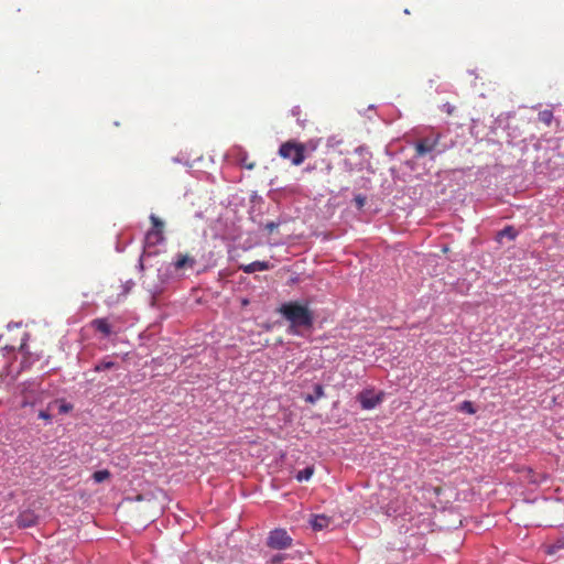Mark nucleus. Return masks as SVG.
<instances>
[{"instance_id": "obj_1", "label": "nucleus", "mask_w": 564, "mask_h": 564, "mask_svg": "<svg viewBox=\"0 0 564 564\" xmlns=\"http://www.w3.org/2000/svg\"><path fill=\"white\" fill-rule=\"evenodd\" d=\"M279 312L290 322L288 333L300 335L301 328L310 329L314 323V316L307 305L299 302H288L280 306Z\"/></svg>"}, {"instance_id": "obj_2", "label": "nucleus", "mask_w": 564, "mask_h": 564, "mask_svg": "<svg viewBox=\"0 0 564 564\" xmlns=\"http://www.w3.org/2000/svg\"><path fill=\"white\" fill-rule=\"evenodd\" d=\"M305 149L303 143L290 140L280 145L279 155L290 160L293 165H300L305 160Z\"/></svg>"}, {"instance_id": "obj_3", "label": "nucleus", "mask_w": 564, "mask_h": 564, "mask_svg": "<svg viewBox=\"0 0 564 564\" xmlns=\"http://www.w3.org/2000/svg\"><path fill=\"white\" fill-rule=\"evenodd\" d=\"M292 538L284 529H275L270 532L267 545L274 550H284L291 546Z\"/></svg>"}, {"instance_id": "obj_4", "label": "nucleus", "mask_w": 564, "mask_h": 564, "mask_svg": "<svg viewBox=\"0 0 564 564\" xmlns=\"http://www.w3.org/2000/svg\"><path fill=\"white\" fill-rule=\"evenodd\" d=\"M152 228L145 235L148 245L155 246L164 240L163 229L164 223L155 215L150 216Z\"/></svg>"}, {"instance_id": "obj_5", "label": "nucleus", "mask_w": 564, "mask_h": 564, "mask_svg": "<svg viewBox=\"0 0 564 564\" xmlns=\"http://www.w3.org/2000/svg\"><path fill=\"white\" fill-rule=\"evenodd\" d=\"M364 410L375 409L383 400V393H376L373 390H364L357 395Z\"/></svg>"}, {"instance_id": "obj_6", "label": "nucleus", "mask_w": 564, "mask_h": 564, "mask_svg": "<svg viewBox=\"0 0 564 564\" xmlns=\"http://www.w3.org/2000/svg\"><path fill=\"white\" fill-rule=\"evenodd\" d=\"M441 135L435 134L423 138L415 143V156L421 158L431 153L440 143Z\"/></svg>"}, {"instance_id": "obj_7", "label": "nucleus", "mask_w": 564, "mask_h": 564, "mask_svg": "<svg viewBox=\"0 0 564 564\" xmlns=\"http://www.w3.org/2000/svg\"><path fill=\"white\" fill-rule=\"evenodd\" d=\"M196 263V260L194 257L183 253H177L175 261H174V268L175 270H184V269H193Z\"/></svg>"}, {"instance_id": "obj_8", "label": "nucleus", "mask_w": 564, "mask_h": 564, "mask_svg": "<svg viewBox=\"0 0 564 564\" xmlns=\"http://www.w3.org/2000/svg\"><path fill=\"white\" fill-rule=\"evenodd\" d=\"M271 268L272 265L268 261H253L251 263L240 265V270L248 274L254 273L257 271H265Z\"/></svg>"}, {"instance_id": "obj_9", "label": "nucleus", "mask_w": 564, "mask_h": 564, "mask_svg": "<svg viewBox=\"0 0 564 564\" xmlns=\"http://www.w3.org/2000/svg\"><path fill=\"white\" fill-rule=\"evenodd\" d=\"M236 158L238 163L247 170H253L256 167V162L249 161V156L246 150L239 148L236 153Z\"/></svg>"}, {"instance_id": "obj_10", "label": "nucleus", "mask_w": 564, "mask_h": 564, "mask_svg": "<svg viewBox=\"0 0 564 564\" xmlns=\"http://www.w3.org/2000/svg\"><path fill=\"white\" fill-rule=\"evenodd\" d=\"M91 326L104 334L105 336H109L111 334L110 324L106 318H96L91 322Z\"/></svg>"}, {"instance_id": "obj_11", "label": "nucleus", "mask_w": 564, "mask_h": 564, "mask_svg": "<svg viewBox=\"0 0 564 564\" xmlns=\"http://www.w3.org/2000/svg\"><path fill=\"white\" fill-rule=\"evenodd\" d=\"M329 522V518L323 514L314 516V518L311 520V524L314 530H322L327 528Z\"/></svg>"}, {"instance_id": "obj_12", "label": "nucleus", "mask_w": 564, "mask_h": 564, "mask_svg": "<svg viewBox=\"0 0 564 564\" xmlns=\"http://www.w3.org/2000/svg\"><path fill=\"white\" fill-rule=\"evenodd\" d=\"M322 397H324V388H323V386L315 384L314 386V393L306 395L305 397V401L308 402V403H314L318 399H321Z\"/></svg>"}, {"instance_id": "obj_13", "label": "nucleus", "mask_w": 564, "mask_h": 564, "mask_svg": "<svg viewBox=\"0 0 564 564\" xmlns=\"http://www.w3.org/2000/svg\"><path fill=\"white\" fill-rule=\"evenodd\" d=\"M314 474V468L308 466L300 471H297L295 478L297 481L302 482L304 480H308Z\"/></svg>"}, {"instance_id": "obj_14", "label": "nucleus", "mask_w": 564, "mask_h": 564, "mask_svg": "<svg viewBox=\"0 0 564 564\" xmlns=\"http://www.w3.org/2000/svg\"><path fill=\"white\" fill-rule=\"evenodd\" d=\"M538 119L540 122L544 123L545 126H550L553 120V112L549 109H544L539 112Z\"/></svg>"}, {"instance_id": "obj_15", "label": "nucleus", "mask_w": 564, "mask_h": 564, "mask_svg": "<svg viewBox=\"0 0 564 564\" xmlns=\"http://www.w3.org/2000/svg\"><path fill=\"white\" fill-rule=\"evenodd\" d=\"M517 236H518V231L512 226H507L498 234V237L500 239L503 237H507L509 240L516 239Z\"/></svg>"}, {"instance_id": "obj_16", "label": "nucleus", "mask_w": 564, "mask_h": 564, "mask_svg": "<svg viewBox=\"0 0 564 564\" xmlns=\"http://www.w3.org/2000/svg\"><path fill=\"white\" fill-rule=\"evenodd\" d=\"M110 471L107 470V469H102V470H97L93 474V479L96 481V482H102L107 479L110 478Z\"/></svg>"}, {"instance_id": "obj_17", "label": "nucleus", "mask_w": 564, "mask_h": 564, "mask_svg": "<svg viewBox=\"0 0 564 564\" xmlns=\"http://www.w3.org/2000/svg\"><path fill=\"white\" fill-rule=\"evenodd\" d=\"M132 285H133V283H132V282H130V281H129V282H127L126 284H120L118 288L121 290V292H120V293H118V297H117L116 300H112V299H111V301H110V302H111V303H113V302H119V300H120L119 297H120V296H126V295L130 292V290H131Z\"/></svg>"}, {"instance_id": "obj_18", "label": "nucleus", "mask_w": 564, "mask_h": 564, "mask_svg": "<svg viewBox=\"0 0 564 564\" xmlns=\"http://www.w3.org/2000/svg\"><path fill=\"white\" fill-rule=\"evenodd\" d=\"M113 367H115V362H112V361H105V360H102V361H100L99 364H97V365L95 366V371H97V372H98V371H102V370L111 369V368H113Z\"/></svg>"}, {"instance_id": "obj_19", "label": "nucleus", "mask_w": 564, "mask_h": 564, "mask_svg": "<svg viewBox=\"0 0 564 564\" xmlns=\"http://www.w3.org/2000/svg\"><path fill=\"white\" fill-rule=\"evenodd\" d=\"M460 411H464L466 413H469V414H474L475 413V408L473 405V403L470 401H464L462 404H460Z\"/></svg>"}, {"instance_id": "obj_20", "label": "nucleus", "mask_w": 564, "mask_h": 564, "mask_svg": "<svg viewBox=\"0 0 564 564\" xmlns=\"http://www.w3.org/2000/svg\"><path fill=\"white\" fill-rule=\"evenodd\" d=\"M19 523L21 527H30L33 522L29 519V514H22L19 519Z\"/></svg>"}, {"instance_id": "obj_21", "label": "nucleus", "mask_w": 564, "mask_h": 564, "mask_svg": "<svg viewBox=\"0 0 564 564\" xmlns=\"http://www.w3.org/2000/svg\"><path fill=\"white\" fill-rule=\"evenodd\" d=\"M355 202L357 204V206L359 208L364 207L365 203H366V197L361 196V195H358L355 197Z\"/></svg>"}, {"instance_id": "obj_22", "label": "nucleus", "mask_w": 564, "mask_h": 564, "mask_svg": "<svg viewBox=\"0 0 564 564\" xmlns=\"http://www.w3.org/2000/svg\"><path fill=\"white\" fill-rule=\"evenodd\" d=\"M292 116L296 117L297 118V121L299 122H302L301 120V108L297 106V107H294L292 110Z\"/></svg>"}, {"instance_id": "obj_23", "label": "nucleus", "mask_w": 564, "mask_h": 564, "mask_svg": "<svg viewBox=\"0 0 564 564\" xmlns=\"http://www.w3.org/2000/svg\"><path fill=\"white\" fill-rule=\"evenodd\" d=\"M39 417L42 420H45V421H51V419H52L51 414L44 410L40 411Z\"/></svg>"}, {"instance_id": "obj_24", "label": "nucleus", "mask_w": 564, "mask_h": 564, "mask_svg": "<svg viewBox=\"0 0 564 564\" xmlns=\"http://www.w3.org/2000/svg\"><path fill=\"white\" fill-rule=\"evenodd\" d=\"M72 408H73V406H72L70 404L63 403V404H61V406H59V412H61V413H66V412L70 411V410H72Z\"/></svg>"}, {"instance_id": "obj_25", "label": "nucleus", "mask_w": 564, "mask_h": 564, "mask_svg": "<svg viewBox=\"0 0 564 564\" xmlns=\"http://www.w3.org/2000/svg\"><path fill=\"white\" fill-rule=\"evenodd\" d=\"M276 227H278V224H275V223H273V221L268 223V224L265 225V228H267L270 232H272Z\"/></svg>"}, {"instance_id": "obj_26", "label": "nucleus", "mask_w": 564, "mask_h": 564, "mask_svg": "<svg viewBox=\"0 0 564 564\" xmlns=\"http://www.w3.org/2000/svg\"><path fill=\"white\" fill-rule=\"evenodd\" d=\"M444 107H446V112L448 115H452L453 110H454V107H452L451 105H445Z\"/></svg>"}, {"instance_id": "obj_27", "label": "nucleus", "mask_w": 564, "mask_h": 564, "mask_svg": "<svg viewBox=\"0 0 564 564\" xmlns=\"http://www.w3.org/2000/svg\"><path fill=\"white\" fill-rule=\"evenodd\" d=\"M273 561H274V562L281 561V556H275V557L273 558Z\"/></svg>"}]
</instances>
